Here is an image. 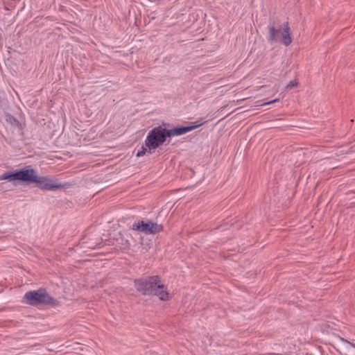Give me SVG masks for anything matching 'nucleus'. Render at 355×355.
Returning <instances> with one entry per match:
<instances>
[{
    "mask_svg": "<svg viewBox=\"0 0 355 355\" xmlns=\"http://www.w3.org/2000/svg\"><path fill=\"white\" fill-rule=\"evenodd\" d=\"M135 286L139 292L144 295H154L162 301L168 300L169 293L162 283L159 276H152L135 281Z\"/></svg>",
    "mask_w": 355,
    "mask_h": 355,
    "instance_id": "1",
    "label": "nucleus"
},
{
    "mask_svg": "<svg viewBox=\"0 0 355 355\" xmlns=\"http://www.w3.org/2000/svg\"><path fill=\"white\" fill-rule=\"evenodd\" d=\"M168 137L167 129L158 126L151 130L141 147V150L137 153V157H141L146 153L151 154L159 146L163 145Z\"/></svg>",
    "mask_w": 355,
    "mask_h": 355,
    "instance_id": "2",
    "label": "nucleus"
},
{
    "mask_svg": "<svg viewBox=\"0 0 355 355\" xmlns=\"http://www.w3.org/2000/svg\"><path fill=\"white\" fill-rule=\"evenodd\" d=\"M25 298L29 304L33 306L39 304H55L56 302L43 289L28 292L25 295Z\"/></svg>",
    "mask_w": 355,
    "mask_h": 355,
    "instance_id": "3",
    "label": "nucleus"
},
{
    "mask_svg": "<svg viewBox=\"0 0 355 355\" xmlns=\"http://www.w3.org/2000/svg\"><path fill=\"white\" fill-rule=\"evenodd\" d=\"M268 30L269 40L270 42H281L285 46H288L291 44L292 37L288 23L284 25L282 31L276 29L274 26L271 25L268 26Z\"/></svg>",
    "mask_w": 355,
    "mask_h": 355,
    "instance_id": "4",
    "label": "nucleus"
},
{
    "mask_svg": "<svg viewBox=\"0 0 355 355\" xmlns=\"http://www.w3.org/2000/svg\"><path fill=\"white\" fill-rule=\"evenodd\" d=\"M134 230L139 231L146 234H157L161 232L163 229L162 225L153 223L150 220L141 221L137 223H134L132 225Z\"/></svg>",
    "mask_w": 355,
    "mask_h": 355,
    "instance_id": "5",
    "label": "nucleus"
},
{
    "mask_svg": "<svg viewBox=\"0 0 355 355\" xmlns=\"http://www.w3.org/2000/svg\"><path fill=\"white\" fill-rule=\"evenodd\" d=\"M35 185L42 189L50 191L56 190L62 187V185L55 180L43 176H40Z\"/></svg>",
    "mask_w": 355,
    "mask_h": 355,
    "instance_id": "6",
    "label": "nucleus"
},
{
    "mask_svg": "<svg viewBox=\"0 0 355 355\" xmlns=\"http://www.w3.org/2000/svg\"><path fill=\"white\" fill-rule=\"evenodd\" d=\"M205 122L198 123L193 125L184 126V127H177L171 130H167V134L168 137H174V136H180L184 135L194 129L201 126L203 125Z\"/></svg>",
    "mask_w": 355,
    "mask_h": 355,
    "instance_id": "7",
    "label": "nucleus"
},
{
    "mask_svg": "<svg viewBox=\"0 0 355 355\" xmlns=\"http://www.w3.org/2000/svg\"><path fill=\"white\" fill-rule=\"evenodd\" d=\"M0 180H8L13 184L22 182V169L15 172H5L0 176Z\"/></svg>",
    "mask_w": 355,
    "mask_h": 355,
    "instance_id": "8",
    "label": "nucleus"
},
{
    "mask_svg": "<svg viewBox=\"0 0 355 355\" xmlns=\"http://www.w3.org/2000/svg\"><path fill=\"white\" fill-rule=\"evenodd\" d=\"M40 176L35 170L29 166L24 168V182H28L36 184Z\"/></svg>",
    "mask_w": 355,
    "mask_h": 355,
    "instance_id": "9",
    "label": "nucleus"
},
{
    "mask_svg": "<svg viewBox=\"0 0 355 355\" xmlns=\"http://www.w3.org/2000/svg\"><path fill=\"white\" fill-rule=\"evenodd\" d=\"M340 350L345 355H355V344L343 338L341 340Z\"/></svg>",
    "mask_w": 355,
    "mask_h": 355,
    "instance_id": "10",
    "label": "nucleus"
},
{
    "mask_svg": "<svg viewBox=\"0 0 355 355\" xmlns=\"http://www.w3.org/2000/svg\"><path fill=\"white\" fill-rule=\"evenodd\" d=\"M5 118H6V121L8 123H9L10 125H15V126H19V122L14 116H12L11 114H6V116H5Z\"/></svg>",
    "mask_w": 355,
    "mask_h": 355,
    "instance_id": "11",
    "label": "nucleus"
},
{
    "mask_svg": "<svg viewBox=\"0 0 355 355\" xmlns=\"http://www.w3.org/2000/svg\"><path fill=\"white\" fill-rule=\"evenodd\" d=\"M298 85V82L296 80L291 81L286 87V89H291L295 87H297Z\"/></svg>",
    "mask_w": 355,
    "mask_h": 355,
    "instance_id": "12",
    "label": "nucleus"
},
{
    "mask_svg": "<svg viewBox=\"0 0 355 355\" xmlns=\"http://www.w3.org/2000/svg\"><path fill=\"white\" fill-rule=\"evenodd\" d=\"M278 101H279V99H278V98H275V99H274V100H272V101H271L265 102V103H261V104H260L259 105H260V106H263V105H270V104H271V103H273L277 102Z\"/></svg>",
    "mask_w": 355,
    "mask_h": 355,
    "instance_id": "13",
    "label": "nucleus"
}]
</instances>
